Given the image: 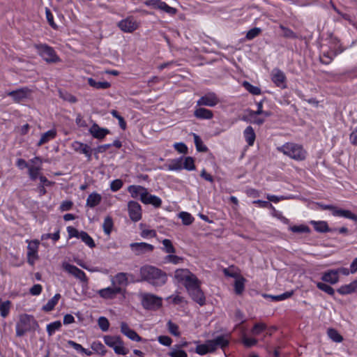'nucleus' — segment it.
Masks as SVG:
<instances>
[{
	"instance_id": "f257e3e1",
	"label": "nucleus",
	"mask_w": 357,
	"mask_h": 357,
	"mask_svg": "<svg viewBox=\"0 0 357 357\" xmlns=\"http://www.w3.org/2000/svg\"><path fill=\"white\" fill-rule=\"evenodd\" d=\"M142 280L148 282L154 287H161L167 281V275L161 269L153 266H144L140 268Z\"/></svg>"
},
{
	"instance_id": "f03ea898",
	"label": "nucleus",
	"mask_w": 357,
	"mask_h": 357,
	"mask_svg": "<svg viewBox=\"0 0 357 357\" xmlns=\"http://www.w3.org/2000/svg\"><path fill=\"white\" fill-rule=\"evenodd\" d=\"M277 151L296 161H303L307 155V151L301 144L294 142H286L277 147Z\"/></svg>"
},
{
	"instance_id": "7ed1b4c3",
	"label": "nucleus",
	"mask_w": 357,
	"mask_h": 357,
	"mask_svg": "<svg viewBox=\"0 0 357 357\" xmlns=\"http://www.w3.org/2000/svg\"><path fill=\"white\" fill-rule=\"evenodd\" d=\"M39 55L47 63H56L60 59L53 47L46 44L35 45Z\"/></svg>"
},
{
	"instance_id": "20e7f679",
	"label": "nucleus",
	"mask_w": 357,
	"mask_h": 357,
	"mask_svg": "<svg viewBox=\"0 0 357 357\" xmlns=\"http://www.w3.org/2000/svg\"><path fill=\"white\" fill-rule=\"evenodd\" d=\"M104 342L108 347L112 348L116 354L126 355L128 349L123 346V342L119 336L105 335Z\"/></svg>"
},
{
	"instance_id": "39448f33",
	"label": "nucleus",
	"mask_w": 357,
	"mask_h": 357,
	"mask_svg": "<svg viewBox=\"0 0 357 357\" xmlns=\"http://www.w3.org/2000/svg\"><path fill=\"white\" fill-rule=\"evenodd\" d=\"M142 304L145 309L156 310L162 306V298L151 294H144L142 296Z\"/></svg>"
},
{
	"instance_id": "423d86ee",
	"label": "nucleus",
	"mask_w": 357,
	"mask_h": 357,
	"mask_svg": "<svg viewBox=\"0 0 357 357\" xmlns=\"http://www.w3.org/2000/svg\"><path fill=\"white\" fill-rule=\"evenodd\" d=\"M28 243L27 245V262L31 266H33L36 261L38 260V248L40 242L38 240L26 241Z\"/></svg>"
},
{
	"instance_id": "0eeeda50",
	"label": "nucleus",
	"mask_w": 357,
	"mask_h": 357,
	"mask_svg": "<svg viewBox=\"0 0 357 357\" xmlns=\"http://www.w3.org/2000/svg\"><path fill=\"white\" fill-rule=\"evenodd\" d=\"M230 342V335L223 334L218 335L213 340H208V344L211 347V350L213 351L218 348L225 349L227 347Z\"/></svg>"
},
{
	"instance_id": "6e6552de",
	"label": "nucleus",
	"mask_w": 357,
	"mask_h": 357,
	"mask_svg": "<svg viewBox=\"0 0 357 357\" xmlns=\"http://www.w3.org/2000/svg\"><path fill=\"white\" fill-rule=\"evenodd\" d=\"M62 268L64 271H66L70 275L74 276L75 278L79 280L81 282H87L88 278L85 274V273L81 269L78 268L77 266L68 264L67 262H63L62 264Z\"/></svg>"
},
{
	"instance_id": "1a4fd4ad",
	"label": "nucleus",
	"mask_w": 357,
	"mask_h": 357,
	"mask_svg": "<svg viewBox=\"0 0 357 357\" xmlns=\"http://www.w3.org/2000/svg\"><path fill=\"white\" fill-rule=\"evenodd\" d=\"M117 26L125 33H132L138 28V24L132 16L121 20Z\"/></svg>"
},
{
	"instance_id": "9d476101",
	"label": "nucleus",
	"mask_w": 357,
	"mask_h": 357,
	"mask_svg": "<svg viewBox=\"0 0 357 357\" xmlns=\"http://www.w3.org/2000/svg\"><path fill=\"white\" fill-rule=\"evenodd\" d=\"M272 82L279 88H287V77L283 71L279 68H273L271 73Z\"/></svg>"
},
{
	"instance_id": "9b49d317",
	"label": "nucleus",
	"mask_w": 357,
	"mask_h": 357,
	"mask_svg": "<svg viewBox=\"0 0 357 357\" xmlns=\"http://www.w3.org/2000/svg\"><path fill=\"white\" fill-rule=\"evenodd\" d=\"M131 250L136 255H141L147 252H151L154 250V246L151 244L141 242L132 243L130 245Z\"/></svg>"
},
{
	"instance_id": "f8f14e48",
	"label": "nucleus",
	"mask_w": 357,
	"mask_h": 357,
	"mask_svg": "<svg viewBox=\"0 0 357 357\" xmlns=\"http://www.w3.org/2000/svg\"><path fill=\"white\" fill-rule=\"evenodd\" d=\"M201 283L188 290L192 299L200 305L205 304L206 298L204 292L200 288Z\"/></svg>"
},
{
	"instance_id": "ddd939ff",
	"label": "nucleus",
	"mask_w": 357,
	"mask_h": 357,
	"mask_svg": "<svg viewBox=\"0 0 357 357\" xmlns=\"http://www.w3.org/2000/svg\"><path fill=\"white\" fill-rule=\"evenodd\" d=\"M128 213L130 219L134 222H137L142 218V209L139 203L135 201H130L128 204Z\"/></svg>"
},
{
	"instance_id": "4468645a",
	"label": "nucleus",
	"mask_w": 357,
	"mask_h": 357,
	"mask_svg": "<svg viewBox=\"0 0 357 357\" xmlns=\"http://www.w3.org/2000/svg\"><path fill=\"white\" fill-rule=\"evenodd\" d=\"M219 102V99L217 97L216 94L210 92L204 96H202L198 100H197V105L202 106H208V107H213L216 105Z\"/></svg>"
},
{
	"instance_id": "2eb2a0df",
	"label": "nucleus",
	"mask_w": 357,
	"mask_h": 357,
	"mask_svg": "<svg viewBox=\"0 0 357 357\" xmlns=\"http://www.w3.org/2000/svg\"><path fill=\"white\" fill-rule=\"evenodd\" d=\"M71 147L75 151L85 155L89 161L91 160L92 149L86 144L75 141L72 143Z\"/></svg>"
},
{
	"instance_id": "dca6fc26",
	"label": "nucleus",
	"mask_w": 357,
	"mask_h": 357,
	"mask_svg": "<svg viewBox=\"0 0 357 357\" xmlns=\"http://www.w3.org/2000/svg\"><path fill=\"white\" fill-rule=\"evenodd\" d=\"M121 291L122 289L120 287L114 286L112 287H109L107 288L100 289L98 291V294L102 298L112 299L114 298L118 294L121 293Z\"/></svg>"
},
{
	"instance_id": "f3484780",
	"label": "nucleus",
	"mask_w": 357,
	"mask_h": 357,
	"mask_svg": "<svg viewBox=\"0 0 357 357\" xmlns=\"http://www.w3.org/2000/svg\"><path fill=\"white\" fill-rule=\"evenodd\" d=\"M268 114L269 113H248L243 116L242 119L253 124L261 125Z\"/></svg>"
},
{
	"instance_id": "a211bd4d",
	"label": "nucleus",
	"mask_w": 357,
	"mask_h": 357,
	"mask_svg": "<svg viewBox=\"0 0 357 357\" xmlns=\"http://www.w3.org/2000/svg\"><path fill=\"white\" fill-rule=\"evenodd\" d=\"M89 133L93 137L98 139H102L110 132L107 128H100L97 123H94L89 129Z\"/></svg>"
},
{
	"instance_id": "6ab92c4d",
	"label": "nucleus",
	"mask_w": 357,
	"mask_h": 357,
	"mask_svg": "<svg viewBox=\"0 0 357 357\" xmlns=\"http://www.w3.org/2000/svg\"><path fill=\"white\" fill-rule=\"evenodd\" d=\"M121 332L132 341H142V338L134 330L131 329L126 322L121 323Z\"/></svg>"
},
{
	"instance_id": "aec40b11",
	"label": "nucleus",
	"mask_w": 357,
	"mask_h": 357,
	"mask_svg": "<svg viewBox=\"0 0 357 357\" xmlns=\"http://www.w3.org/2000/svg\"><path fill=\"white\" fill-rule=\"evenodd\" d=\"M193 274L194 273L187 268H179L175 271L174 278L178 282L181 283L184 286Z\"/></svg>"
},
{
	"instance_id": "412c9836",
	"label": "nucleus",
	"mask_w": 357,
	"mask_h": 357,
	"mask_svg": "<svg viewBox=\"0 0 357 357\" xmlns=\"http://www.w3.org/2000/svg\"><path fill=\"white\" fill-rule=\"evenodd\" d=\"M321 280L325 282L335 284L339 281V275H337V272L335 269L329 270L323 273Z\"/></svg>"
},
{
	"instance_id": "4be33fe9",
	"label": "nucleus",
	"mask_w": 357,
	"mask_h": 357,
	"mask_svg": "<svg viewBox=\"0 0 357 357\" xmlns=\"http://www.w3.org/2000/svg\"><path fill=\"white\" fill-rule=\"evenodd\" d=\"M128 190L132 197L136 198L139 196L141 201H142L144 197L146 196V192L147 191L146 188L144 187L134 185L129 186Z\"/></svg>"
},
{
	"instance_id": "5701e85b",
	"label": "nucleus",
	"mask_w": 357,
	"mask_h": 357,
	"mask_svg": "<svg viewBox=\"0 0 357 357\" xmlns=\"http://www.w3.org/2000/svg\"><path fill=\"white\" fill-rule=\"evenodd\" d=\"M337 292L342 295L349 294L357 291V277L351 283L341 286L337 289Z\"/></svg>"
},
{
	"instance_id": "b1692460",
	"label": "nucleus",
	"mask_w": 357,
	"mask_h": 357,
	"mask_svg": "<svg viewBox=\"0 0 357 357\" xmlns=\"http://www.w3.org/2000/svg\"><path fill=\"white\" fill-rule=\"evenodd\" d=\"M128 275L129 274L126 273H117L112 279V284L115 286V284L127 286L128 284Z\"/></svg>"
},
{
	"instance_id": "393cba45",
	"label": "nucleus",
	"mask_w": 357,
	"mask_h": 357,
	"mask_svg": "<svg viewBox=\"0 0 357 357\" xmlns=\"http://www.w3.org/2000/svg\"><path fill=\"white\" fill-rule=\"evenodd\" d=\"M56 136V130L53 128L51 129L43 134H42L40 140L38 142L37 145L41 146L44 144L49 142L50 141L54 139Z\"/></svg>"
},
{
	"instance_id": "a878e982",
	"label": "nucleus",
	"mask_w": 357,
	"mask_h": 357,
	"mask_svg": "<svg viewBox=\"0 0 357 357\" xmlns=\"http://www.w3.org/2000/svg\"><path fill=\"white\" fill-rule=\"evenodd\" d=\"M145 204H152L155 207H160L162 204V200L160 197L149 194L148 191L146 192V196L142 201Z\"/></svg>"
},
{
	"instance_id": "bb28decb",
	"label": "nucleus",
	"mask_w": 357,
	"mask_h": 357,
	"mask_svg": "<svg viewBox=\"0 0 357 357\" xmlns=\"http://www.w3.org/2000/svg\"><path fill=\"white\" fill-rule=\"evenodd\" d=\"M343 52V49L337 50L335 52H323L321 56V62L324 64H329L333 59Z\"/></svg>"
},
{
	"instance_id": "cd10ccee",
	"label": "nucleus",
	"mask_w": 357,
	"mask_h": 357,
	"mask_svg": "<svg viewBox=\"0 0 357 357\" xmlns=\"http://www.w3.org/2000/svg\"><path fill=\"white\" fill-rule=\"evenodd\" d=\"M102 200V197L97 192L90 194L86 199V205L90 208H94L98 206Z\"/></svg>"
},
{
	"instance_id": "c85d7f7f",
	"label": "nucleus",
	"mask_w": 357,
	"mask_h": 357,
	"mask_svg": "<svg viewBox=\"0 0 357 357\" xmlns=\"http://www.w3.org/2000/svg\"><path fill=\"white\" fill-rule=\"evenodd\" d=\"M334 216L343 217L357 222V215L349 210L338 208L334 212Z\"/></svg>"
},
{
	"instance_id": "c756f323",
	"label": "nucleus",
	"mask_w": 357,
	"mask_h": 357,
	"mask_svg": "<svg viewBox=\"0 0 357 357\" xmlns=\"http://www.w3.org/2000/svg\"><path fill=\"white\" fill-rule=\"evenodd\" d=\"M310 223L314 226V229L320 233L332 232V229L329 228L326 221H311Z\"/></svg>"
},
{
	"instance_id": "7c9ffc66",
	"label": "nucleus",
	"mask_w": 357,
	"mask_h": 357,
	"mask_svg": "<svg viewBox=\"0 0 357 357\" xmlns=\"http://www.w3.org/2000/svg\"><path fill=\"white\" fill-rule=\"evenodd\" d=\"M244 137L249 146H252L255 143L256 135L253 128L248 126L243 132Z\"/></svg>"
},
{
	"instance_id": "2f4dec72",
	"label": "nucleus",
	"mask_w": 357,
	"mask_h": 357,
	"mask_svg": "<svg viewBox=\"0 0 357 357\" xmlns=\"http://www.w3.org/2000/svg\"><path fill=\"white\" fill-rule=\"evenodd\" d=\"M88 84L97 89H105L110 86V83L106 81L104 82H99L96 81L93 78H89L88 79Z\"/></svg>"
},
{
	"instance_id": "473e14b6",
	"label": "nucleus",
	"mask_w": 357,
	"mask_h": 357,
	"mask_svg": "<svg viewBox=\"0 0 357 357\" xmlns=\"http://www.w3.org/2000/svg\"><path fill=\"white\" fill-rule=\"evenodd\" d=\"M245 279L242 276H238L236 278L234 282V291L236 294H241L245 289Z\"/></svg>"
},
{
	"instance_id": "72a5a7b5",
	"label": "nucleus",
	"mask_w": 357,
	"mask_h": 357,
	"mask_svg": "<svg viewBox=\"0 0 357 357\" xmlns=\"http://www.w3.org/2000/svg\"><path fill=\"white\" fill-rule=\"evenodd\" d=\"M61 298L59 294H56L43 307V310L49 312L52 310Z\"/></svg>"
},
{
	"instance_id": "f704fd0d",
	"label": "nucleus",
	"mask_w": 357,
	"mask_h": 357,
	"mask_svg": "<svg viewBox=\"0 0 357 357\" xmlns=\"http://www.w3.org/2000/svg\"><path fill=\"white\" fill-rule=\"evenodd\" d=\"M114 227L113 220L110 216H107L104 219L102 228L105 234L109 236Z\"/></svg>"
},
{
	"instance_id": "c9c22d12",
	"label": "nucleus",
	"mask_w": 357,
	"mask_h": 357,
	"mask_svg": "<svg viewBox=\"0 0 357 357\" xmlns=\"http://www.w3.org/2000/svg\"><path fill=\"white\" fill-rule=\"evenodd\" d=\"M184 261V259L181 257L170 254L167 255L164 257V263H169L174 265L180 264L183 263Z\"/></svg>"
},
{
	"instance_id": "e433bc0d",
	"label": "nucleus",
	"mask_w": 357,
	"mask_h": 357,
	"mask_svg": "<svg viewBox=\"0 0 357 357\" xmlns=\"http://www.w3.org/2000/svg\"><path fill=\"white\" fill-rule=\"evenodd\" d=\"M183 169V158L172 160L167 165V169L169 171H179Z\"/></svg>"
},
{
	"instance_id": "4c0bfd02",
	"label": "nucleus",
	"mask_w": 357,
	"mask_h": 357,
	"mask_svg": "<svg viewBox=\"0 0 357 357\" xmlns=\"http://www.w3.org/2000/svg\"><path fill=\"white\" fill-rule=\"evenodd\" d=\"M78 238H80L89 248H93L96 246L94 241L86 231H80V234Z\"/></svg>"
},
{
	"instance_id": "58836bf2",
	"label": "nucleus",
	"mask_w": 357,
	"mask_h": 357,
	"mask_svg": "<svg viewBox=\"0 0 357 357\" xmlns=\"http://www.w3.org/2000/svg\"><path fill=\"white\" fill-rule=\"evenodd\" d=\"M10 301H2L0 299V314L1 316L3 318L6 317L10 312Z\"/></svg>"
},
{
	"instance_id": "ea45409f",
	"label": "nucleus",
	"mask_w": 357,
	"mask_h": 357,
	"mask_svg": "<svg viewBox=\"0 0 357 357\" xmlns=\"http://www.w3.org/2000/svg\"><path fill=\"white\" fill-rule=\"evenodd\" d=\"M328 337L335 342H341L343 340L342 336L334 328H328L327 331Z\"/></svg>"
},
{
	"instance_id": "a19ab883",
	"label": "nucleus",
	"mask_w": 357,
	"mask_h": 357,
	"mask_svg": "<svg viewBox=\"0 0 357 357\" xmlns=\"http://www.w3.org/2000/svg\"><path fill=\"white\" fill-rule=\"evenodd\" d=\"M213 351V350H211V347L208 344V340L206 344L197 345L195 349V352L199 355H205Z\"/></svg>"
},
{
	"instance_id": "79ce46f5",
	"label": "nucleus",
	"mask_w": 357,
	"mask_h": 357,
	"mask_svg": "<svg viewBox=\"0 0 357 357\" xmlns=\"http://www.w3.org/2000/svg\"><path fill=\"white\" fill-rule=\"evenodd\" d=\"M162 243L163 245L162 250L164 252L169 255L175 253L176 249L169 239L166 238L162 240Z\"/></svg>"
},
{
	"instance_id": "37998d69",
	"label": "nucleus",
	"mask_w": 357,
	"mask_h": 357,
	"mask_svg": "<svg viewBox=\"0 0 357 357\" xmlns=\"http://www.w3.org/2000/svg\"><path fill=\"white\" fill-rule=\"evenodd\" d=\"M293 294L292 291H287L282 294L273 296V295H264V297L271 298L273 301H280L290 298Z\"/></svg>"
},
{
	"instance_id": "c03bdc74",
	"label": "nucleus",
	"mask_w": 357,
	"mask_h": 357,
	"mask_svg": "<svg viewBox=\"0 0 357 357\" xmlns=\"http://www.w3.org/2000/svg\"><path fill=\"white\" fill-rule=\"evenodd\" d=\"M193 137L197 150L199 152H206L208 149L203 144V142L201 139V138L195 133H193Z\"/></svg>"
},
{
	"instance_id": "a18cd8bd",
	"label": "nucleus",
	"mask_w": 357,
	"mask_h": 357,
	"mask_svg": "<svg viewBox=\"0 0 357 357\" xmlns=\"http://www.w3.org/2000/svg\"><path fill=\"white\" fill-rule=\"evenodd\" d=\"M61 327V323L60 321H56L49 324L47 326V331L50 336L52 335L56 331H58Z\"/></svg>"
},
{
	"instance_id": "49530a36",
	"label": "nucleus",
	"mask_w": 357,
	"mask_h": 357,
	"mask_svg": "<svg viewBox=\"0 0 357 357\" xmlns=\"http://www.w3.org/2000/svg\"><path fill=\"white\" fill-rule=\"evenodd\" d=\"M91 347L95 352L100 355H105L106 353L105 347L100 342L95 341L92 342Z\"/></svg>"
},
{
	"instance_id": "de8ad7c7",
	"label": "nucleus",
	"mask_w": 357,
	"mask_h": 357,
	"mask_svg": "<svg viewBox=\"0 0 357 357\" xmlns=\"http://www.w3.org/2000/svg\"><path fill=\"white\" fill-rule=\"evenodd\" d=\"M243 86L248 91L253 95H259L261 93V89L258 86H253L248 82L245 81L243 84Z\"/></svg>"
},
{
	"instance_id": "09e8293b",
	"label": "nucleus",
	"mask_w": 357,
	"mask_h": 357,
	"mask_svg": "<svg viewBox=\"0 0 357 357\" xmlns=\"http://www.w3.org/2000/svg\"><path fill=\"white\" fill-rule=\"evenodd\" d=\"M178 217L182 220V222L185 225H189L194 221V218L190 213L187 212H181Z\"/></svg>"
},
{
	"instance_id": "8fccbe9b",
	"label": "nucleus",
	"mask_w": 357,
	"mask_h": 357,
	"mask_svg": "<svg viewBox=\"0 0 357 357\" xmlns=\"http://www.w3.org/2000/svg\"><path fill=\"white\" fill-rule=\"evenodd\" d=\"M167 329L169 332L176 336L178 337L181 335V333L179 331L178 326L174 323H173L172 321H169L167 324Z\"/></svg>"
},
{
	"instance_id": "3c124183",
	"label": "nucleus",
	"mask_w": 357,
	"mask_h": 357,
	"mask_svg": "<svg viewBox=\"0 0 357 357\" xmlns=\"http://www.w3.org/2000/svg\"><path fill=\"white\" fill-rule=\"evenodd\" d=\"M261 31H262V30L261 28H259V27L252 28L247 32L245 38L248 40H253L257 36H258L261 33Z\"/></svg>"
},
{
	"instance_id": "603ef678",
	"label": "nucleus",
	"mask_w": 357,
	"mask_h": 357,
	"mask_svg": "<svg viewBox=\"0 0 357 357\" xmlns=\"http://www.w3.org/2000/svg\"><path fill=\"white\" fill-rule=\"evenodd\" d=\"M158 9L163 10L165 13H167L168 14H170V15H174L176 13V8L169 6L165 2L162 1L161 0L160 1V3H159Z\"/></svg>"
},
{
	"instance_id": "864d4df0",
	"label": "nucleus",
	"mask_w": 357,
	"mask_h": 357,
	"mask_svg": "<svg viewBox=\"0 0 357 357\" xmlns=\"http://www.w3.org/2000/svg\"><path fill=\"white\" fill-rule=\"evenodd\" d=\"M289 230L294 233H310V228L304 225H294L289 227Z\"/></svg>"
},
{
	"instance_id": "5fc2aeb1",
	"label": "nucleus",
	"mask_w": 357,
	"mask_h": 357,
	"mask_svg": "<svg viewBox=\"0 0 357 357\" xmlns=\"http://www.w3.org/2000/svg\"><path fill=\"white\" fill-rule=\"evenodd\" d=\"M183 168L188 171L195 169L194 159L192 157H186L183 162Z\"/></svg>"
},
{
	"instance_id": "6e6d98bb",
	"label": "nucleus",
	"mask_w": 357,
	"mask_h": 357,
	"mask_svg": "<svg viewBox=\"0 0 357 357\" xmlns=\"http://www.w3.org/2000/svg\"><path fill=\"white\" fill-rule=\"evenodd\" d=\"M317 287L320 290L326 292V294L331 296H333L335 294V290L328 284L319 282H317Z\"/></svg>"
},
{
	"instance_id": "4d7b16f0",
	"label": "nucleus",
	"mask_w": 357,
	"mask_h": 357,
	"mask_svg": "<svg viewBox=\"0 0 357 357\" xmlns=\"http://www.w3.org/2000/svg\"><path fill=\"white\" fill-rule=\"evenodd\" d=\"M59 96L63 100L68 101L70 103H73L77 101V99L74 96L66 91H59Z\"/></svg>"
},
{
	"instance_id": "13d9d810",
	"label": "nucleus",
	"mask_w": 357,
	"mask_h": 357,
	"mask_svg": "<svg viewBox=\"0 0 357 357\" xmlns=\"http://www.w3.org/2000/svg\"><path fill=\"white\" fill-rule=\"evenodd\" d=\"M266 329V325L264 323H257L254 325L251 333L254 335H258Z\"/></svg>"
},
{
	"instance_id": "bf43d9fd",
	"label": "nucleus",
	"mask_w": 357,
	"mask_h": 357,
	"mask_svg": "<svg viewBox=\"0 0 357 357\" xmlns=\"http://www.w3.org/2000/svg\"><path fill=\"white\" fill-rule=\"evenodd\" d=\"M169 356L172 357H188L187 353L180 349L178 346H174L172 351L169 353Z\"/></svg>"
},
{
	"instance_id": "052dcab7",
	"label": "nucleus",
	"mask_w": 357,
	"mask_h": 357,
	"mask_svg": "<svg viewBox=\"0 0 357 357\" xmlns=\"http://www.w3.org/2000/svg\"><path fill=\"white\" fill-rule=\"evenodd\" d=\"M24 166L28 167V169H29V174L30 178L32 180L36 179L38 178V176H39L40 171L41 168L32 167L30 165H24Z\"/></svg>"
},
{
	"instance_id": "680f3d73",
	"label": "nucleus",
	"mask_w": 357,
	"mask_h": 357,
	"mask_svg": "<svg viewBox=\"0 0 357 357\" xmlns=\"http://www.w3.org/2000/svg\"><path fill=\"white\" fill-rule=\"evenodd\" d=\"M199 283H201V282L199 280L197 277L193 274L192 277L190 278V280L188 281V282L184 285V287L188 291V289L197 286Z\"/></svg>"
},
{
	"instance_id": "e2e57ef3",
	"label": "nucleus",
	"mask_w": 357,
	"mask_h": 357,
	"mask_svg": "<svg viewBox=\"0 0 357 357\" xmlns=\"http://www.w3.org/2000/svg\"><path fill=\"white\" fill-rule=\"evenodd\" d=\"M28 321L30 323L29 328L36 329L38 327L37 322L35 321L33 317L24 314V331L28 328L25 326V322Z\"/></svg>"
},
{
	"instance_id": "0e129e2a",
	"label": "nucleus",
	"mask_w": 357,
	"mask_h": 357,
	"mask_svg": "<svg viewBox=\"0 0 357 357\" xmlns=\"http://www.w3.org/2000/svg\"><path fill=\"white\" fill-rule=\"evenodd\" d=\"M98 326L102 331H107L109 327L108 319L105 317H100L98 320Z\"/></svg>"
},
{
	"instance_id": "69168bd1",
	"label": "nucleus",
	"mask_w": 357,
	"mask_h": 357,
	"mask_svg": "<svg viewBox=\"0 0 357 357\" xmlns=\"http://www.w3.org/2000/svg\"><path fill=\"white\" fill-rule=\"evenodd\" d=\"M242 342L245 347H251L257 343V340L253 337H248L245 335L242 337Z\"/></svg>"
},
{
	"instance_id": "338daca9",
	"label": "nucleus",
	"mask_w": 357,
	"mask_h": 357,
	"mask_svg": "<svg viewBox=\"0 0 357 357\" xmlns=\"http://www.w3.org/2000/svg\"><path fill=\"white\" fill-rule=\"evenodd\" d=\"M9 96L12 97L16 102H21L22 100V89L10 92Z\"/></svg>"
},
{
	"instance_id": "774afa93",
	"label": "nucleus",
	"mask_w": 357,
	"mask_h": 357,
	"mask_svg": "<svg viewBox=\"0 0 357 357\" xmlns=\"http://www.w3.org/2000/svg\"><path fill=\"white\" fill-rule=\"evenodd\" d=\"M45 14H46V18H47V20L49 24L54 29H56L57 25L56 24V23L54 21V17H53V15L51 13V11L49 9L46 8Z\"/></svg>"
}]
</instances>
